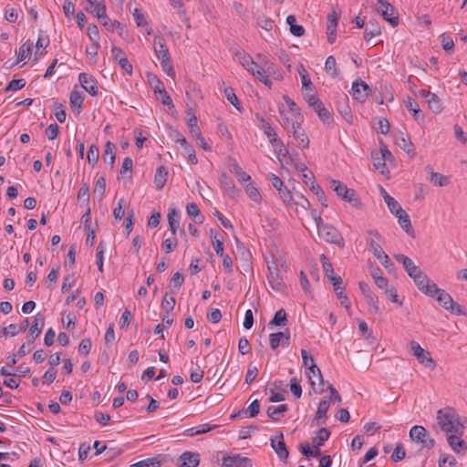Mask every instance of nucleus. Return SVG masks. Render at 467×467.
<instances>
[{
    "label": "nucleus",
    "mask_w": 467,
    "mask_h": 467,
    "mask_svg": "<svg viewBox=\"0 0 467 467\" xmlns=\"http://www.w3.org/2000/svg\"><path fill=\"white\" fill-rule=\"evenodd\" d=\"M315 112L318 115L320 120L324 124H329L331 121V116L327 109L324 106L323 102L319 100L316 102L314 106L311 107Z\"/></svg>",
    "instance_id": "nucleus-32"
},
{
    "label": "nucleus",
    "mask_w": 467,
    "mask_h": 467,
    "mask_svg": "<svg viewBox=\"0 0 467 467\" xmlns=\"http://www.w3.org/2000/svg\"><path fill=\"white\" fill-rule=\"evenodd\" d=\"M186 213L190 217L193 218L196 223H203L204 217L195 202H190L186 205Z\"/></svg>",
    "instance_id": "nucleus-41"
},
{
    "label": "nucleus",
    "mask_w": 467,
    "mask_h": 467,
    "mask_svg": "<svg viewBox=\"0 0 467 467\" xmlns=\"http://www.w3.org/2000/svg\"><path fill=\"white\" fill-rule=\"evenodd\" d=\"M410 345L412 355L417 358V360L421 365L431 369L435 368V362L433 358L431 357L429 351L422 348L420 345L415 341H411Z\"/></svg>",
    "instance_id": "nucleus-5"
},
{
    "label": "nucleus",
    "mask_w": 467,
    "mask_h": 467,
    "mask_svg": "<svg viewBox=\"0 0 467 467\" xmlns=\"http://www.w3.org/2000/svg\"><path fill=\"white\" fill-rule=\"evenodd\" d=\"M256 58L258 59L261 67L269 75L275 74V65L271 62L265 55L258 53L256 55Z\"/></svg>",
    "instance_id": "nucleus-44"
},
{
    "label": "nucleus",
    "mask_w": 467,
    "mask_h": 467,
    "mask_svg": "<svg viewBox=\"0 0 467 467\" xmlns=\"http://www.w3.org/2000/svg\"><path fill=\"white\" fill-rule=\"evenodd\" d=\"M200 463V454L184 451L178 459L179 467H197Z\"/></svg>",
    "instance_id": "nucleus-21"
},
{
    "label": "nucleus",
    "mask_w": 467,
    "mask_h": 467,
    "mask_svg": "<svg viewBox=\"0 0 467 467\" xmlns=\"http://www.w3.org/2000/svg\"><path fill=\"white\" fill-rule=\"evenodd\" d=\"M154 52L160 61L171 58L165 40L161 36H155L153 40Z\"/></svg>",
    "instance_id": "nucleus-20"
},
{
    "label": "nucleus",
    "mask_w": 467,
    "mask_h": 467,
    "mask_svg": "<svg viewBox=\"0 0 467 467\" xmlns=\"http://www.w3.org/2000/svg\"><path fill=\"white\" fill-rule=\"evenodd\" d=\"M307 377L309 378L310 384L312 386L315 385V381L313 380V377H317L318 381H319V383L321 385H324V379H323V376H322L321 370H320V368L316 364H310L309 365L308 372H307Z\"/></svg>",
    "instance_id": "nucleus-51"
},
{
    "label": "nucleus",
    "mask_w": 467,
    "mask_h": 467,
    "mask_svg": "<svg viewBox=\"0 0 467 467\" xmlns=\"http://www.w3.org/2000/svg\"><path fill=\"white\" fill-rule=\"evenodd\" d=\"M338 18L339 14L334 9L327 16V36L329 44L336 41Z\"/></svg>",
    "instance_id": "nucleus-13"
},
{
    "label": "nucleus",
    "mask_w": 467,
    "mask_h": 467,
    "mask_svg": "<svg viewBox=\"0 0 467 467\" xmlns=\"http://www.w3.org/2000/svg\"><path fill=\"white\" fill-rule=\"evenodd\" d=\"M220 182L225 194L231 199H235L238 196V191L233 182V180L226 174L223 173L220 177Z\"/></svg>",
    "instance_id": "nucleus-27"
},
{
    "label": "nucleus",
    "mask_w": 467,
    "mask_h": 467,
    "mask_svg": "<svg viewBox=\"0 0 467 467\" xmlns=\"http://www.w3.org/2000/svg\"><path fill=\"white\" fill-rule=\"evenodd\" d=\"M168 177V170L164 166H160L155 173L154 176V183L157 190H161L166 182Z\"/></svg>",
    "instance_id": "nucleus-35"
},
{
    "label": "nucleus",
    "mask_w": 467,
    "mask_h": 467,
    "mask_svg": "<svg viewBox=\"0 0 467 467\" xmlns=\"http://www.w3.org/2000/svg\"><path fill=\"white\" fill-rule=\"evenodd\" d=\"M437 423L441 430L447 434L458 433L463 435L464 425L459 420L452 408L446 407L437 412Z\"/></svg>",
    "instance_id": "nucleus-1"
},
{
    "label": "nucleus",
    "mask_w": 467,
    "mask_h": 467,
    "mask_svg": "<svg viewBox=\"0 0 467 467\" xmlns=\"http://www.w3.org/2000/svg\"><path fill=\"white\" fill-rule=\"evenodd\" d=\"M373 165L374 167L380 171V173L385 174L389 172V170L386 167V161L379 156V153L372 154Z\"/></svg>",
    "instance_id": "nucleus-60"
},
{
    "label": "nucleus",
    "mask_w": 467,
    "mask_h": 467,
    "mask_svg": "<svg viewBox=\"0 0 467 467\" xmlns=\"http://www.w3.org/2000/svg\"><path fill=\"white\" fill-rule=\"evenodd\" d=\"M318 235L325 242L337 244L339 247L345 246V242L342 234L331 224H325L318 232Z\"/></svg>",
    "instance_id": "nucleus-4"
},
{
    "label": "nucleus",
    "mask_w": 467,
    "mask_h": 467,
    "mask_svg": "<svg viewBox=\"0 0 467 467\" xmlns=\"http://www.w3.org/2000/svg\"><path fill=\"white\" fill-rule=\"evenodd\" d=\"M368 85L361 79H357L352 83L351 94L355 100L364 102L368 97Z\"/></svg>",
    "instance_id": "nucleus-14"
},
{
    "label": "nucleus",
    "mask_w": 467,
    "mask_h": 467,
    "mask_svg": "<svg viewBox=\"0 0 467 467\" xmlns=\"http://www.w3.org/2000/svg\"><path fill=\"white\" fill-rule=\"evenodd\" d=\"M293 128V137L298 142L299 146L304 149L309 147V140L305 132V130L301 128V125L296 123H292Z\"/></svg>",
    "instance_id": "nucleus-29"
},
{
    "label": "nucleus",
    "mask_w": 467,
    "mask_h": 467,
    "mask_svg": "<svg viewBox=\"0 0 467 467\" xmlns=\"http://www.w3.org/2000/svg\"><path fill=\"white\" fill-rule=\"evenodd\" d=\"M30 52H31V43H30V40H27L19 47L16 61L14 62L9 67H12L15 65H17L18 63H20L21 61L26 59V57L28 56V54H30Z\"/></svg>",
    "instance_id": "nucleus-53"
},
{
    "label": "nucleus",
    "mask_w": 467,
    "mask_h": 467,
    "mask_svg": "<svg viewBox=\"0 0 467 467\" xmlns=\"http://www.w3.org/2000/svg\"><path fill=\"white\" fill-rule=\"evenodd\" d=\"M223 467H253L252 460L240 454L226 455L222 459Z\"/></svg>",
    "instance_id": "nucleus-10"
},
{
    "label": "nucleus",
    "mask_w": 467,
    "mask_h": 467,
    "mask_svg": "<svg viewBox=\"0 0 467 467\" xmlns=\"http://www.w3.org/2000/svg\"><path fill=\"white\" fill-rule=\"evenodd\" d=\"M271 447L274 449L277 456L282 461L287 460L289 456V451L286 448V445L284 441V435L280 431L275 437H272L271 440Z\"/></svg>",
    "instance_id": "nucleus-15"
},
{
    "label": "nucleus",
    "mask_w": 467,
    "mask_h": 467,
    "mask_svg": "<svg viewBox=\"0 0 467 467\" xmlns=\"http://www.w3.org/2000/svg\"><path fill=\"white\" fill-rule=\"evenodd\" d=\"M394 258L397 262L402 264L404 270L407 272L408 275L411 277H415L416 275L421 273L420 268L413 263V261L404 255L402 254H394Z\"/></svg>",
    "instance_id": "nucleus-16"
},
{
    "label": "nucleus",
    "mask_w": 467,
    "mask_h": 467,
    "mask_svg": "<svg viewBox=\"0 0 467 467\" xmlns=\"http://www.w3.org/2000/svg\"><path fill=\"white\" fill-rule=\"evenodd\" d=\"M395 141L396 144L408 154H415L414 146L410 137L404 136L403 133H400V135L396 138Z\"/></svg>",
    "instance_id": "nucleus-33"
},
{
    "label": "nucleus",
    "mask_w": 467,
    "mask_h": 467,
    "mask_svg": "<svg viewBox=\"0 0 467 467\" xmlns=\"http://www.w3.org/2000/svg\"><path fill=\"white\" fill-rule=\"evenodd\" d=\"M329 187L337 193V195L343 201L348 202L354 208L361 206L360 199L353 189L348 188L341 182L330 179Z\"/></svg>",
    "instance_id": "nucleus-2"
},
{
    "label": "nucleus",
    "mask_w": 467,
    "mask_h": 467,
    "mask_svg": "<svg viewBox=\"0 0 467 467\" xmlns=\"http://www.w3.org/2000/svg\"><path fill=\"white\" fill-rule=\"evenodd\" d=\"M229 171L234 173L241 183H245L251 181V176L246 173L241 166L238 164L236 160L229 157L228 159Z\"/></svg>",
    "instance_id": "nucleus-22"
},
{
    "label": "nucleus",
    "mask_w": 467,
    "mask_h": 467,
    "mask_svg": "<svg viewBox=\"0 0 467 467\" xmlns=\"http://www.w3.org/2000/svg\"><path fill=\"white\" fill-rule=\"evenodd\" d=\"M116 146L111 141H107L105 144V150L103 152V161L106 163H109L111 167H113L116 160L115 153Z\"/></svg>",
    "instance_id": "nucleus-34"
},
{
    "label": "nucleus",
    "mask_w": 467,
    "mask_h": 467,
    "mask_svg": "<svg viewBox=\"0 0 467 467\" xmlns=\"http://www.w3.org/2000/svg\"><path fill=\"white\" fill-rule=\"evenodd\" d=\"M330 407V401L327 400H321L314 420L312 421V425H321L325 424L327 419V412Z\"/></svg>",
    "instance_id": "nucleus-23"
},
{
    "label": "nucleus",
    "mask_w": 467,
    "mask_h": 467,
    "mask_svg": "<svg viewBox=\"0 0 467 467\" xmlns=\"http://www.w3.org/2000/svg\"><path fill=\"white\" fill-rule=\"evenodd\" d=\"M88 3L94 7L93 10H90V13L94 14L99 21L102 19H106V5L103 4L104 0L100 2L97 1L96 3L91 0H88Z\"/></svg>",
    "instance_id": "nucleus-46"
},
{
    "label": "nucleus",
    "mask_w": 467,
    "mask_h": 467,
    "mask_svg": "<svg viewBox=\"0 0 467 467\" xmlns=\"http://www.w3.org/2000/svg\"><path fill=\"white\" fill-rule=\"evenodd\" d=\"M240 60L242 66L250 73L253 72L254 69L258 67L259 64L254 62L250 55L246 54L244 51L236 52L235 54Z\"/></svg>",
    "instance_id": "nucleus-31"
},
{
    "label": "nucleus",
    "mask_w": 467,
    "mask_h": 467,
    "mask_svg": "<svg viewBox=\"0 0 467 467\" xmlns=\"http://www.w3.org/2000/svg\"><path fill=\"white\" fill-rule=\"evenodd\" d=\"M378 4L379 5L378 12L393 27L397 26L399 25V15L395 7L386 0H378Z\"/></svg>",
    "instance_id": "nucleus-8"
},
{
    "label": "nucleus",
    "mask_w": 467,
    "mask_h": 467,
    "mask_svg": "<svg viewBox=\"0 0 467 467\" xmlns=\"http://www.w3.org/2000/svg\"><path fill=\"white\" fill-rule=\"evenodd\" d=\"M78 81L90 96L96 97L99 94L98 81L92 75L82 72L78 75Z\"/></svg>",
    "instance_id": "nucleus-11"
},
{
    "label": "nucleus",
    "mask_w": 467,
    "mask_h": 467,
    "mask_svg": "<svg viewBox=\"0 0 467 467\" xmlns=\"http://www.w3.org/2000/svg\"><path fill=\"white\" fill-rule=\"evenodd\" d=\"M167 218L170 230L171 231L172 234L175 235L180 226L181 213L177 209L171 207L169 209Z\"/></svg>",
    "instance_id": "nucleus-30"
},
{
    "label": "nucleus",
    "mask_w": 467,
    "mask_h": 467,
    "mask_svg": "<svg viewBox=\"0 0 467 467\" xmlns=\"http://www.w3.org/2000/svg\"><path fill=\"white\" fill-rule=\"evenodd\" d=\"M380 193L391 213L399 212L401 209L400 204L393 197H391L382 187H380Z\"/></svg>",
    "instance_id": "nucleus-39"
},
{
    "label": "nucleus",
    "mask_w": 467,
    "mask_h": 467,
    "mask_svg": "<svg viewBox=\"0 0 467 467\" xmlns=\"http://www.w3.org/2000/svg\"><path fill=\"white\" fill-rule=\"evenodd\" d=\"M84 97L81 92L72 90L69 96V105L74 114L78 115L83 109Z\"/></svg>",
    "instance_id": "nucleus-26"
},
{
    "label": "nucleus",
    "mask_w": 467,
    "mask_h": 467,
    "mask_svg": "<svg viewBox=\"0 0 467 467\" xmlns=\"http://www.w3.org/2000/svg\"><path fill=\"white\" fill-rule=\"evenodd\" d=\"M45 325V316L42 313H37L29 329L28 345L32 344L36 338L40 335Z\"/></svg>",
    "instance_id": "nucleus-17"
},
{
    "label": "nucleus",
    "mask_w": 467,
    "mask_h": 467,
    "mask_svg": "<svg viewBox=\"0 0 467 467\" xmlns=\"http://www.w3.org/2000/svg\"><path fill=\"white\" fill-rule=\"evenodd\" d=\"M438 463L439 467H456L457 461L452 455L441 453Z\"/></svg>",
    "instance_id": "nucleus-55"
},
{
    "label": "nucleus",
    "mask_w": 467,
    "mask_h": 467,
    "mask_svg": "<svg viewBox=\"0 0 467 467\" xmlns=\"http://www.w3.org/2000/svg\"><path fill=\"white\" fill-rule=\"evenodd\" d=\"M99 158V148L95 144H91L88 150V155H87L88 162L92 167H94L97 164Z\"/></svg>",
    "instance_id": "nucleus-59"
},
{
    "label": "nucleus",
    "mask_w": 467,
    "mask_h": 467,
    "mask_svg": "<svg viewBox=\"0 0 467 467\" xmlns=\"http://www.w3.org/2000/svg\"><path fill=\"white\" fill-rule=\"evenodd\" d=\"M321 446L322 445L320 442H317L316 444H314L312 446V448L308 444H306V445L300 444L299 448H300L301 453L307 459H310L312 457H317L321 454V451H320Z\"/></svg>",
    "instance_id": "nucleus-36"
},
{
    "label": "nucleus",
    "mask_w": 467,
    "mask_h": 467,
    "mask_svg": "<svg viewBox=\"0 0 467 467\" xmlns=\"http://www.w3.org/2000/svg\"><path fill=\"white\" fill-rule=\"evenodd\" d=\"M284 338V332H275L269 335V345L270 348L275 350L276 349Z\"/></svg>",
    "instance_id": "nucleus-64"
},
{
    "label": "nucleus",
    "mask_w": 467,
    "mask_h": 467,
    "mask_svg": "<svg viewBox=\"0 0 467 467\" xmlns=\"http://www.w3.org/2000/svg\"><path fill=\"white\" fill-rule=\"evenodd\" d=\"M244 184V190L246 194L254 201V202H259L261 199L260 192L258 189L256 188L255 184L252 182H247Z\"/></svg>",
    "instance_id": "nucleus-50"
},
{
    "label": "nucleus",
    "mask_w": 467,
    "mask_h": 467,
    "mask_svg": "<svg viewBox=\"0 0 467 467\" xmlns=\"http://www.w3.org/2000/svg\"><path fill=\"white\" fill-rule=\"evenodd\" d=\"M275 148V150L276 154L282 155L284 157H286L288 161H286V163L293 162L292 157L289 155L288 149L285 146L283 141L280 139H277V141L275 142V146H273Z\"/></svg>",
    "instance_id": "nucleus-61"
},
{
    "label": "nucleus",
    "mask_w": 467,
    "mask_h": 467,
    "mask_svg": "<svg viewBox=\"0 0 467 467\" xmlns=\"http://www.w3.org/2000/svg\"><path fill=\"white\" fill-rule=\"evenodd\" d=\"M256 58L258 59L261 67L269 75L275 74V65L271 62L265 55L258 53L256 55Z\"/></svg>",
    "instance_id": "nucleus-45"
},
{
    "label": "nucleus",
    "mask_w": 467,
    "mask_h": 467,
    "mask_svg": "<svg viewBox=\"0 0 467 467\" xmlns=\"http://www.w3.org/2000/svg\"><path fill=\"white\" fill-rule=\"evenodd\" d=\"M462 436L458 433L449 434L447 436V441L452 451L461 455H464L467 451V444L462 440Z\"/></svg>",
    "instance_id": "nucleus-18"
},
{
    "label": "nucleus",
    "mask_w": 467,
    "mask_h": 467,
    "mask_svg": "<svg viewBox=\"0 0 467 467\" xmlns=\"http://www.w3.org/2000/svg\"><path fill=\"white\" fill-rule=\"evenodd\" d=\"M223 93L227 99V100L238 110V111H242L243 110V107L241 106L239 100H238V98L237 96L235 95L234 89L232 88H223Z\"/></svg>",
    "instance_id": "nucleus-49"
},
{
    "label": "nucleus",
    "mask_w": 467,
    "mask_h": 467,
    "mask_svg": "<svg viewBox=\"0 0 467 467\" xmlns=\"http://www.w3.org/2000/svg\"><path fill=\"white\" fill-rule=\"evenodd\" d=\"M337 109L348 123H352L353 115L348 106V98L347 95H342L337 101Z\"/></svg>",
    "instance_id": "nucleus-24"
},
{
    "label": "nucleus",
    "mask_w": 467,
    "mask_h": 467,
    "mask_svg": "<svg viewBox=\"0 0 467 467\" xmlns=\"http://www.w3.org/2000/svg\"><path fill=\"white\" fill-rule=\"evenodd\" d=\"M436 290L437 292H435L434 297L436 298L438 303L446 310L447 307H449L450 304L452 303L453 299L449 293H447L443 289L439 288L437 285Z\"/></svg>",
    "instance_id": "nucleus-38"
},
{
    "label": "nucleus",
    "mask_w": 467,
    "mask_h": 467,
    "mask_svg": "<svg viewBox=\"0 0 467 467\" xmlns=\"http://www.w3.org/2000/svg\"><path fill=\"white\" fill-rule=\"evenodd\" d=\"M380 34V26L377 23L369 22L365 28L364 38L366 40H369L376 36H379Z\"/></svg>",
    "instance_id": "nucleus-52"
},
{
    "label": "nucleus",
    "mask_w": 467,
    "mask_h": 467,
    "mask_svg": "<svg viewBox=\"0 0 467 467\" xmlns=\"http://www.w3.org/2000/svg\"><path fill=\"white\" fill-rule=\"evenodd\" d=\"M430 175V182L435 186L444 187L450 183L449 177L441 173L431 171Z\"/></svg>",
    "instance_id": "nucleus-47"
},
{
    "label": "nucleus",
    "mask_w": 467,
    "mask_h": 467,
    "mask_svg": "<svg viewBox=\"0 0 467 467\" xmlns=\"http://www.w3.org/2000/svg\"><path fill=\"white\" fill-rule=\"evenodd\" d=\"M257 119L260 121L259 128L264 131L266 137L269 140V142L272 146H275V142L277 141V134L271 124L266 121L263 117L256 116Z\"/></svg>",
    "instance_id": "nucleus-28"
},
{
    "label": "nucleus",
    "mask_w": 467,
    "mask_h": 467,
    "mask_svg": "<svg viewBox=\"0 0 467 467\" xmlns=\"http://www.w3.org/2000/svg\"><path fill=\"white\" fill-rule=\"evenodd\" d=\"M418 287V289L425 294L426 296L434 297L436 290V284L432 282L427 275L423 272L415 275V277H411Z\"/></svg>",
    "instance_id": "nucleus-6"
},
{
    "label": "nucleus",
    "mask_w": 467,
    "mask_h": 467,
    "mask_svg": "<svg viewBox=\"0 0 467 467\" xmlns=\"http://www.w3.org/2000/svg\"><path fill=\"white\" fill-rule=\"evenodd\" d=\"M288 410V406L286 404H282L279 406H270L268 407L266 413L267 416L272 419L274 421H278L281 419V414L286 412Z\"/></svg>",
    "instance_id": "nucleus-40"
},
{
    "label": "nucleus",
    "mask_w": 467,
    "mask_h": 467,
    "mask_svg": "<svg viewBox=\"0 0 467 467\" xmlns=\"http://www.w3.org/2000/svg\"><path fill=\"white\" fill-rule=\"evenodd\" d=\"M52 109L54 111V114L56 116V119L60 122L63 123L66 121L67 119V113L65 110L64 106L61 103L55 102L52 105Z\"/></svg>",
    "instance_id": "nucleus-62"
},
{
    "label": "nucleus",
    "mask_w": 467,
    "mask_h": 467,
    "mask_svg": "<svg viewBox=\"0 0 467 467\" xmlns=\"http://www.w3.org/2000/svg\"><path fill=\"white\" fill-rule=\"evenodd\" d=\"M393 214L398 218L400 226L406 232V234L410 237H415V231L411 225L409 214L402 208L399 212H395Z\"/></svg>",
    "instance_id": "nucleus-19"
},
{
    "label": "nucleus",
    "mask_w": 467,
    "mask_h": 467,
    "mask_svg": "<svg viewBox=\"0 0 467 467\" xmlns=\"http://www.w3.org/2000/svg\"><path fill=\"white\" fill-rule=\"evenodd\" d=\"M287 324V315L284 308L277 310L272 318V320L268 323L269 327H285Z\"/></svg>",
    "instance_id": "nucleus-37"
},
{
    "label": "nucleus",
    "mask_w": 467,
    "mask_h": 467,
    "mask_svg": "<svg viewBox=\"0 0 467 467\" xmlns=\"http://www.w3.org/2000/svg\"><path fill=\"white\" fill-rule=\"evenodd\" d=\"M267 279L273 290L281 293L285 291L286 285L281 276L279 268L275 263H272L271 265H268Z\"/></svg>",
    "instance_id": "nucleus-7"
},
{
    "label": "nucleus",
    "mask_w": 467,
    "mask_h": 467,
    "mask_svg": "<svg viewBox=\"0 0 467 467\" xmlns=\"http://www.w3.org/2000/svg\"><path fill=\"white\" fill-rule=\"evenodd\" d=\"M268 176L273 187L277 190L278 194L281 200L283 201L284 204L286 206H290L293 202V196L291 192L287 189L286 186L284 185V182L277 175L271 172L268 174Z\"/></svg>",
    "instance_id": "nucleus-9"
},
{
    "label": "nucleus",
    "mask_w": 467,
    "mask_h": 467,
    "mask_svg": "<svg viewBox=\"0 0 467 467\" xmlns=\"http://www.w3.org/2000/svg\"><path fill=\"white\" fill-rule=\"evenodd\" d=\"M147 78L151 88L153 89L154 94H157L162 88H164L163 83L156 75L152 73H148Z\"/></svg>",
    "instance_id": "nucleus-57"
},
{
    "label": "nucleus",
    "mask_w": 467,
    "mask_h": 467,
    "mask_svg": "<svg viewBox=\"0 0 467 467\" xmlns=\"http://www.w3.org/2000/svg\"><path fill=\"white\" fill-rule=\"evenodd\" d=\"M406 108L408 109L409 111L412 113V116L415 120L418 121L420 119H423L424 115L422 114L420 106L415 99H413L412 98H408L406 101Z\"/></svg>",
    "instance_id": "nucleus-42"
},
{
    "label": "nucleus",
    "mask_w": 467,
    "mask_h": 467,
    "mask_svg": "<svg viewBox=\"0 0 467 467\" xmlns=\"http://www.w3.org/2000/svg\"><path fill=\"white\" fill-rule=\"evenodd\" d=\"M310 191L317 197L322 206L327 207V197L321 186L313 181L310 184Z\"/></svg>",
    "instance_id": "nucleus-48"
},
{
    "label": "nucleus",
    "mask_w": 467,
    "mask_h": 467,
    "mask_svg": "<svg viewBox=\"0 0 467 467\" xmlns=\"http://www.w3.org/2000/svg\"><path fill=\"white\" fill-rule=\"evenodd\" d=\"M167 455L157 454L154 457L141 460L136 463L130 465V467H161L166 462Z\"/></svg>",
    "instance_id": "nucleus-25"
},
{
    "label": "nucleus",
    "mask_w": 467,
    "mask_h": 467,
    "mask_svg": "<svg viewBox=\"0 0 467 467\" xmlns=\"http://www.w3.org/2000/svg\"><path fill=\"white\" fill-rule=\"evenodd\" d=\"M410 438L412 441L420 443L422 448L432 449L435 441L431 438L427 430L420 425H415L410 430Z\"/></svg>",
    "instance_id": "nucleus-3"
},
{
    "label": "nucleus",
    "mask_w": 467,
    "mask_h": 467,
    "mask_svg": "<svg viewBox=\"0 0 467 467\" xmlns=\"http://www.w3.org/2000/svg\"><path fill=\"white\" fill-rule=\"evenodd\" d=\"M298 74L300 75L301 78L303 91H313L315 89V87L313 86V83L307 74V71L303 65H300L298 68Z\"/></svg>",
    "instance_id": "nucleus-43"
},
{
    "label": "nucleus",
    "mask_w": 467,
    "mask_h": 467,
    "mask_svg": "<svg viewBox=\"0 0 467 467\" xmlns=\"http://www.w3.org/2000/svg\"><path fill=\"white\" fill-rule=\"evenodd\" d=\"M367 234L369 236L368 239V250L373 254V255L379 260H382L383 254L386 253L383 251L380 244L378 243L376 239H380V234L376 230H368L367 231Z\"/></svg>",
    "instance_id": "nucleus-12"
},
{
    "label": "nucleus",
    "mask_w": 467,
    "mask_h": 467,
    "mask_svg": "<svg viewBox=\"0 0 467 467\" xmlns=\"http://www.w3.org/2000/svg\"><path fill=\"white\" fill-rule=\"evenodd\" d=\"M367 304L369 306V312L378 314L379 313V299L378 296L372 292L371 294L364 296Z\"/></svg>",
    "instance_id": "nucleus-58"
},
{
    "label": "nucleus",
    "mask_w": 467,
    "mask_h": 467,
    "mask_svg": "<svg viewBox=\"0 0 467 467\" xmlns=\"http://www.w3.org/2000/svg\"><path fill=\"white\" fill-rule=\"evenodd\" d=\"M253 76L256 77L259 81H261L264 85L268 87L269 88H272V81L269 79V76L266 74V72L259 65L258 67L253 70L251 73Z\"/></svg>",
    "instance_id": "nucleus-54"
},
{
    "label": "nucleus",
    "mask_w": 467,
    "mask_h": 467,
    "mask_svg": "<svg viewBox=\"0 0 467 467\" xmlns=\"http://www.w3.org/2000/svg\"><path fill=\"white\" fill-rule=\"evenodd\" d=\"M426 102L433 113L438 114L442 110L441 101L436 94L433 93Z\"/></svg>",
    "instance_id": "nucleus-56"
},
{
    "label": "nucleus",
    "mask_w": 467,
    "mask_h": 467,
    "mask_svg": "<svg viewBox=\"0 0 467 467\" xmlns=\"http://www.w3.org/2000/svg\"><path fill=\"white\" fill-rule=\"evenodd\" d=\"M105 190H106V179L105 177L101 176L97 179L95 182L94 187V194H99V200L103 198L105 195Z\"/></svg>",
    "instance_id": "nucleus-63"
}]
</instances>
